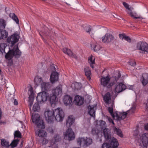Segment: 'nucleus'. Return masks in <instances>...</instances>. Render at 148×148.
Wrapping results in <instances>:
<instances>
[{
    "label": "nucleus",
    "mask_w": 148,
    "mask_h": 148,
    "mask_svg": "<svg viewBox=\"0 0 148 148\" xmlns=\"http://www.w3.org/2000/svg\"><path fill=\"white\" fill-rule=\"evenodd\" d=\"M62 92L61 88L60 86H58L52 90L49 97V95L46 92H42L39 93L36 97V100L38 102L41 103L49 99L51 104H55L57 100L58 97L59 95L60 96Z\"/></svg>",
    "instance_id": "1"
},
{
    "label": "nucleus",
    "mask_w": 148,
    "mask_h": 148,
    "mask_svg": "<svg viewBox=\"0 0 148 148\" xmlns=\"http://www.w3.org/2000/svg\"><path fill=\"white\" fill-rule=\"evenodd\" d=\"M44 115L45 120L48 123H51L54 119L58 122L61 121L64 117V113L61 108H58L54 111L46 110Z\"/></svg>",
    "instance_id": "2"
},
{
    "label": "nucleus",
    "mask_w": 148,
    "mask_h": 148,
    "mask_svg": "<svg viewBox=\"0 0 148 148\" xmlns=\"http://www.w3.org/2000/svg\"><path fill=\"white\" fill-rule=\"evenodd\" d=\"M103 134L106 141L109 142L103 143L102 148H117L119 145L117 140L114 137H112L110 130L109 129H105L103 130Z\"/></svg>",
    "instance_id": "3"
},
{
    "label": "nucleus",
    "mask_w": 148,
    "mask_h": 148,
    "mask_svg": "<svg viewBox=\"0 0 148 148\" xmlns=\"http://www.w3.org/2000/svg\"><path fill=\"white\" fill-rule=\"evenodd\" d=\"M121 76V75L119 73L117 77H115L113 78V79L114 80L113 82H110V78L109 75H108L106 77H102L100 80L101 85L103 87L110 88L117 82L118 79Z\"/></svg>",
    "instance_id": "4"
},
{
    "label": "nucleus",
    "mask_w": 148,
    "mask_h": 148,
    "mask_svg": "<svg viewBox=\"0 0 148 148\" xmlns=\"http://www.w3.org/2000/svg\"><path fill=\"white\" fill-rule=\"evenodd\" d=\"M21 52L19 50L18 45H15L13 49L9 50L5 55V58L8 60L11 59L14 56L15 58H18L21 55Z\"/></svg>",
    "instance_id": "5"
},
{
    "label": "nucleus",
    "mask_w": 148,
    "mask_h": 148,
    "mask_svg": "<svg viewBox=\"0 0 148 148\" xmlns=\"http://www.w3.org/2000/svg\"><path fill=\"white\" fill-rule=\"evenodd\" d=\"M114 104L112 103L111 106L108 108V110L109 112L113 118H114L115 117H116V119L119 120L124 119L126 116L127 113L126 112H124L123 113L116 112L115 114L113 112V107Z\"/></svg>",
    "instance_id": "6"
},
{
    "label": "nucleus",
    "mask_w": 148,
    "mask_h": 148,
    "mask_svg": "<svg viewBox=\"0 0 148 148\" xmlns=\"http://www.w3.org/2000/svg\"><path fill=\"white\" fill-rule=\"evenodd\" d=\"M33 122L35 123L37 127L41 129L45 128V126L43 120L40 119V116L38 114H33L32 116Z\"/></svg>",
    "instance_id": "7"
},
{
    "label": "nucleus",
    "mask_w": 148,
    "mask_h": 148,
    "mask_svg": "<svg viewBox=\"0 0 148 148\" xmlns=\"http://www.w3.org/2000/svg\"><path fill=\"white\" fill-rule=\"evenodd\" d=\"M78 144L83 147H86L91 144L92 143L91 138L87 137H79L77 140Z\"/></svg>",
    "instance_id": "8"
},
{
    "label": "nucleus",
    "mask_w": 148,
    "mask_h": 148,
    "mask_svg": "<svg viewBox=\"0 0 148 148\" xmlns=\"http://www.w3.org/2000/svg\"><path fill=\"white\" fill-rule=\"evenodd\" d=\"M50 69L51 72V74L50 76V80L52 84L55 83L58 79V73L56 72V69L55 67L54 64L51 65Z\"/></svg>",
    "instance_id": "9"
},
{
    "label": "nucleus",
    "mask_w": 148,
    "mask_h": 148,
    "mask_svg": "<svg viewBox=\"0 0 148 148\" xmlns=\"http://www.w3.org/2000/svg\"><path fill=\"white\" fill-rule=\"evenodd\" d=\"M64 135L65 139L67 140H72L75 138L74 133L70 128L66 130V132L64 133Z\"/></svg>",
    "instance_id": "10"
},
{
    "label": "nucleus",
    "mask_w": 148,
    "mask_h": 148,
    "mask_svg": "<svg viewBox=\"0 0 148 148\" xmlns=\"http://www.w3.org/2000/svg\"><path fill=\"white\" fill-rule=\"evenodd\" d=\"M29 89L28 90V94L29 95V104L30 110H31V107L33 103L34 97V93L33 88L32 86L29 85Z\"/></svg>",
    "instance_id": "11"
},
{
    "label": "nucleus",
    "mask_w": 148,
    "mask_h": 148,
    "mask_svg": "<svg viewBox=\"0 0 148 148\" xmlns=\"http://www.w3.org/2000/svg\"><path fill=\"white\" fill-rule=\"evenodd\" d=\"M137 49L143 51L142 53L148 52V44L145 42H139L137 45Z\"/></svg>",
    "instance_id": "12"
},
{
    "label": "nucleus",
    "mask_w": 148,
    "mask_h": 148,
    "mask_svg": "<svg viewBox=\"0 0 148 148\" xmlns=\"http://www.w3.org/2000/svg\"><path fill=\"white\" fill-rule=\"evenodd\" d=\"M115 40V38L112 34H106L102 37V41L104 43H109L113 42Z\"/></svg>",
    "instance_id": "13"
},
{
    "label": "nucleus",
    "mask_w": 148,
    "mask_h": 148,
    "mask_svg": "<svg viewBox=\"0 0 148 148\" xmlns=\"http://www.w3.org/2000/svg\"><path fill=\"white\" fill-rule=\"evenodd\" d=\"M18 36L14 34L9 37L7 39V41L8 43H11L12 46H13L15 43L18 42Z\"/></svg>",
    "instance_id": "14"
},
{
    "label": "nucleus",
    "mask_w": 148,
    "mask_h": 148,
    "mask_svg": "<svg viewBox=\"0 0 148 148\" xmlns=\"http://www.w3.org/2000/svg\"><path fill=\"white\" fill-rule=\"evenodd\" d=\"M123 4L124 7L127 9L129 12H127L128 14L130 15L131 16L133 17L134 18L136 19H142L143 18L141 16H136L133 14V13L131 10V7H129L130 5L129 4L125 2H123Z\"/></svg>",
    "instance_id": "15"
},
{
    "label": "nucleus",
    "mask_w": 148,
    "mask_h": 148,
    "mask_svg": "<svg viewBox=\"0 0 148 148\" xmlns=\"http://www.w3.org/2000/svg\"><path fill=\"white\" fill-rule=\"evenodd\" d=\"M126 88V86L122 83H117L115 88V92L118 93L124 90Z\"/></svg>",
    "instance_id": "16"
},
{
    "label": "nucleus",
    "mask_w": 148,
    "mask_h": 148,
    "mask_svg": "<svg viewBox=\"0 0 148 148\" xmlns=\"http://www.w3.org/2000/svg\"><path fill=\"white\" fill-rule=\"evenodd\" d=\"M44 29H45V30L44 32H43V31H42V33H43V36H42V35L40 34V35L42 39H44L43 36H48L49 37L54 36V35L55 34V33L52 30H50L48 28L46 27H45Z\"/></svg>",
    "instance_id": "17"
},
{
    "label": "nucleus",
    "mask_w": 148,
    "mask_h": 148,
    "mask_svg": "<svg viewBox=\"0 0 148 148\" xmlns=\"http://www.w3.org/2000/svg\"><path fill=\"white\" fill-rule=\"evenodd\" d=\"M61 137L60 135L58 134L55 135L54 138L51 140V143L53 148H58L56 143L59 141Z\"/></svg>",
    "instance_id": "18"
},
{
    "label": "nucleus",
    "mask_w": 148,
    "mask_h": 148,
    "mask_svg": "<svg viewBox=\"0 0 148 148\" xmlns=\"http://www.w3.org/2000/svg\"><path fill=\"white\" fill-rule=\"evenodd\" d=\"M140 138L144 146L147 147L148 146V133L143 134Z\"/></svg>",
    "instance_id": "19"
},
{
    "label": "nucleus",
    "mask_w": 148,
    "mask_h": 148,
    "mask_svg": "<svg viewBox=\"0 0 148 148\" xmlns=\"http://www.w3.org/2000/svg\"><path fill=\"white\" fill-rule=\"evenodd\" d=\"M96 107V105L92 106L89 105L88 106V109L89 110L88 112V113L91 116L94 118L95 116V112Z\"/></svg>",
    "instance_id": "20"
},
{
    "label": "nucleus",
    "mask_w": 148,
    "mask_h": 148,
    "mask_svg": "<svg viewBox=\"0 0 148 148\" xmlns=\"http://www.w3.org/2000/svg\"><path fill=\"white\" fill-rule=\"evenodd\" d=\"M63 101L66 106H70L72 103V98L69 95H66L64 96Z\"/></svg>",
    "instance_id": "21"
},
{
    "label": "nucleus",
    "mask_w": 148,
    "mask_h": 148,
    "mask_svg": "<svg viewBox=\"0 0 148 148\" xmlns=\"http://www.w3.org/2000/svg\"><path fill=\"white\" fill-rule=\"evenodd\" d=\"M51 87V84L49 82H43L41 84V87L43 92H46L49 90Z\"/></svg>",
    "instance_id": "22"
},
{
    "label": "nucleus",
    "mask_w": 148,
    "mask_h": 148,
    "mask_svg": "<svg viewBox=\"0 0 148 148\" xmlns=\"http://www.w3.org/2000/svg\"><path fill=\"white\" fill-rule=\"evenodd\" d=\"M84 98L81 96L77 95L75 97L74 101L76 104L78 106H80L84 103Z\"/></svg>",
    "instance_id": "23"
},
{
    "label": "nucleus",
    "mask_w": 148,
    "mask_h": 148,
    "mask_svg": "<svg viewBox=\"0 0 148 148\" xmlns=\"http://www.w3.org/2000/svg\"><path fill=\"white\" fill-rule=\"evenodd\" d=\"M75 119L73 115H70L68 116L66 120V126L67 127H69L74 123Z\"/></svg>",
    "instance_id": "24"
},
{
    "label": "nucleus",
    "mask_w": 148,
    "mask_h": 148,
    "mask_svg": "<svg viewBox=\"0 0 148 148\" xmlns=\"http://www.w3.org/2000/svg\"><path fill=\"white\" fill-rule=\"evenodd\" d=\"M103 100L105 103L107 104H109L111 103V95L110 93L107 92L105 94L103 97Z\"/></svg>",
    "instance_id": "25"
},
{
    "label": "nucleus",
    "mask_w": 148,
    "mask_h": 148,
    "mask_svg": "<svg viewBox=\"0 0 148 148\" xmlns=\"http://www.w3.org/2000/svg\"><path fill=\"white\" fill-rule=\"evenodd\" d=\"M8 36V33L6 30H0V40L5 39Z\"/></svg>",
    "instance_id": "26"
},
{
    "label": "nucleus",
    "mask_w": 148,
    "mask_h": 148,
    "mask_svg": "<svg viewBox=\"0 0 148 148\" xmlns=\"http://www.w3.org/2000/svg\"><path fill=\"white\" fill-rule=\"evenodd\" d=\"M63 52L69 56L76 58V57L74 55L71 50L67 48H64L63 49Z\"/></svg>",
    "instance_id": "27"
},
{
    "label": "nucleus",
    "mask_w": 148,
    "mask_h": 148,
    "mask_svg": "<svg viewBox=\"0 0 148 148\" xmlns=\"http://www.w3.org/2000/svg\"><path fill=\"white\" fill-rule=\"evenodd\" d=\"M84 72L85 75L86 76L87 79L90 80L91 79V71L89 67H86L85 68Z\"/></svg>",
    "instance_id": "28"
},
{
    "label": "nucleus",
    "mask_w": 148,
    "mask_h": 148,
    "mask_svg": "<svg viewBox=\"0 0 148 148\" xmlns=\"http://www.w3.org/2000/svg\"><path fill=\"white\" fill-rule=\"evenodd\" d=\"M36 133L40 137H44L46 136L47 133L43 130H37L36 132Z\"/></svg>",
    "instance_id": "29"
},
{
    "label": "nucleus",
    "mask_w": 148,
    "mask_h": 148,
    "mask_svg": "<svg viewBox=\"0 0 148 148\" xmlns=\"http://www.w3.org/2000/svg\"><path fill=\"white\" fill-rule=\"evenodd\" d=\"M95 58L94 56L91 55L88 58V62L91 67L92 68H94L93 64H95Z\"/></svg>",
    "instance_id": "30"
},
{
    "label": "nucleus",
    "mask_w": 148,
    "mask_h": 148,
    "mask_svg": "<svg viewBox=\"0 0 148 148\" xmlns=\"http://www.w3.org/2000/svg\"><path fill=\"white\" fill-rule=\"evenodd\" d=\"M143 80L142 81L143 84L146 85L148 82V74H143L142 75Z\"/></svg>",
    "instance_id": "31"
},
{
    "label": "nucleus",
    "mask_w": 148,
    "mask_h": 148,
    "mask_svg": "<svg viewBox=\"0 0 148 148\" xmlns=\"http://www.w3.org/2000/svg\"><path fill=\"white\" fill-rule=\"evenodd\" d=\"M43 82V81H42V78L39 77L38 76H36L35 77L34 82L35 85L38 86L40 84H41V83Z\"/></svg>",
    "instance_id": "32"
},
{
    "label": "nucleus",
    "mask_w": 148,
    "mask_h": 148,
    "mask_svg": "<svg viewBox=\"0 0 148 148\" xmlns=\"http://www.w3.org/2000/svg\"><path fill=\"white\" fill-rule=\"evenodd\" d=\"M10 17L12 18L17 24H19V20L17 17L13 13H10L9 14Z\"/></svg>",
    "instance_id": "33"
},
{
    "label": "nucleus",
    "mask_w": 148,
    "mask_h": 148,
    "mask_svg": "<svg viewBox=\"0 0 148 148\" xmlns=\"http://www.w3.org/2000/svg\"><path fill=\"white\" fill-rule=\"evenodd\" d=\"M1 145L3 147L8 148L10 146L9 143L5 139H2L1 140Z\"/></svg>",
    "instance_id": "34"
},
{
    "label": "nucleus",
    "mask_w": 148,
    "mask_h": 148,
    "mask_svg": "<svg viewBox=\"0 0 148 148\" xmlns=\"http://www.w3.org/2000/svg\"><path fill=\"white\" fill-rule=\"evenodd\" d=\"M114 132L117 134L120 137L122 138L123 137V135L122 133V132L121 130L119 128H117L116 127H115L114 128Z\"/></svg>",
    "instance_id": "35"
},
{
    "label": "nucleus",
    "mask_w": 148,
    "mask_h": 148,
    "mask_svg": "<svg viewBox=\"0 0 148 148\" xmlns=\"http://www.w3.org/2000/svg\"><path fill=\"white\" fill-rule=\"evenodd\" d=\"M6 25V21L3 19H0V30L4 29Z\"/></svg>",
    "instance_id": "36"
},
{
    "label": "nucleus",
    "mask_w": 148,
    "mask_h": 148,
    "mask_svg": "<svg viewBox=\"0 0 148 148\" xmlns=\"http://www.w3.org/2000/svg\"><path fill=\"white\" fill-rule=\"evenodd\" d=\"M37 102L38 103H35L34 104L33 107V110L34 112H36V111L38 112V111L40 110V107L38 103H43V102H42L41 103H40V102H38V101H37Z\"/></svg>",
    "instance_id": "37"
},
{
    "label": "nucleus",
    "mask_w": 148,
    "mask_h": 148,
    "mask_svg": "<svg viewBox=\"0 0 148 148\" xmlns=\"http://www.w3.org/2000/svg\"><path fill=\"white\" fill-rule=\"evenodd\" d=\"M91 48L95 51H98L101 48L99 45H91Z\"/></svg>",
    "instance_id": "38"
},
{
    "label": "nucleus",
    "mask_w": 148,
    "mask_h": 148,
    "mask_svg": "<svg viewBox=\"0 0 148 148\" xmlns=\"http://www.w3.org/2000/svg\"><path fill=\"white\" fill-rule=\"evenodd\" d=\"M18 139L14 140L11 143L10 145L12 147L14 148L16 147L17 145L18 142Z\"/></svg>",
    "instance_id": "39"
},
{
    "label": "nucleus",
    "mask_w": 148,
    "mask_h": 148,
    "mask_svg": "<svg viewBox=\"0 0 148 148\" xmlns=\"http://www.w3.org/2000/svg\"><path fill=\"white\" fill-rule=\"evenodd\" d=\"M96 123L97 125L100 126L102 127L105 126L106 124V122L103 120L97 121H96Z\"/></svg>",
    "instance_id": "40"
},
{
    "label": "nucleus",
    "mask_w": 148,
    "mask_h": 148,
    "mask_svg": "<svg viewBox=\"0 0 148 148\" xmlns=\"http://www.w3.org/2000/svg\"><path fill=\"white\" fill-rule=\"evenodd\" d=\"M14 138H21V134L20 132L18 130H16L14 132Z\"/></svg>",
    "instance_id": "41"
},
{
    "label": "nucleus",
    "mask_w": 148,
    "mask_h": 148,
    "mask_svg": "<svg viewBox=\"0 0 148 148\" xmlns=\"http://www.w3.org/2000/svg\"><path fill=\"white\" fill-rule=\"evenodd\" d=\"M91 132L93 135H97L99 132V130L97 128H94L92 129Z\"/></svg>",
    "instance_id": "42"
},
{
    "label": "nucleus",
    "mask_w": 148,
    "mask_h": 148,
    "mask_svg": "<svg viewBox=\"0 0 148 148\" xmlns=\"http://www.w3.org/2000/svg\"><path fill=\"white\" fill-rule=\"evenodd\" d=\"M82 86V84L80 83H76L75 84V88L77 90L80 89Z\"/></svg>",
    "instance_id": "43"
},
{
    "label": "nucleus",
    "mask_w": 148,
    "mask_h": 148,
    "mask_svg": "<svg viewBox=\"0 0 148 148\" xmlns=\"http://www.w3.org/2000/svg\"><path fill=\"white\" fill-rule=\"evenodd\" d=\"M5 44L4 43H1L0 45V51L2 53L5 51Z\"/></svg>",
    "instance_id": "44"
},
{
    "label": "nucleus",
    "mask_w": 148,
    "mask_h": 148,
    "mask_svg": "<svg viewBox=\"0 0 148 148\" xmlns=\"http://www.w3.org/2000/svg\"><path fill=\"white\" fill-rule=\"evenodd\" d=\"M91 27L89 25L86 26L84 27V29L87 32H90L91 30Z\"/></svg>",
    "instance_id": "45"
},
{
    "label": "nucleus",
    "mask_w": 148,
    "mask_h": 148,
    "mask_svg": "<svg viewBox=\"0 0 148 148\" xmlns=\"http://www.w3.org/2000/svg\"><path fill=\"white\" fill-rule=\"evenodd\" d=\"M135 109L136 107L134 106H133L129 110L127 111L128 113L129 112H131L132 113L134 112Z\"/></svg>",
    "instance_id": "46"
},
{
    "label": "nucleus",
    "mask_w": 148,
    "mask_h": 148,
    "mask_svg": "<svg viewBox=\"0 0 148 148\" xmlns=\"http://www.w3.org/2000/svg\"><path fill=\"white\" fill-rule=\"evenodd\" d=\"M129 64L130 65L134 66H135L136 63L134 61H131L129 62Z\"/></svg>",
    "instance_id": "47"
},
{
    "label": "nucleus",
    "mask_w": 148,
    "mask_h": 148,
    "mask_svg": "<svg viewBox=\"0 0 148 148\" xmlns=\"http://www.w3.org/2000/svg\"><path fill=\"white\" fill-rule=\"evenodd\" d=\"M124 39L129 42H131V39L127 36H125Z\"/></svg>",
    "instance_id": "48"
},
{
    "label": "nucleus",
    "mask_w": 148,
    "mask_h": 148,
    "mask_svg": "<svg viewBox=\"0 0 148 148\" xmlns=\"http://www.w3.org/2000/svg\"><path fill=\"white\" fill-rule=\"evenodd\" d=\"M13 97H15V96H13ZM14 97H13V98H14ZM13 100H14V104L15 105H17L18 104V102H17V100L15 99H14V98H13L12 99H11V101H13Z\"/></svg>",
    "instance_id": "49"
},
{
    "label": "nucleus",
    "mask_w": 148,
    "mask_h": 148,
    "mask_svg": "<svg viewBox=\"0 0 148 148\" xmlns=\"http://www.w3.org/2000/svg\"><path fill=\"white\" fill-rule=\"evenodd\" d=\"M125 35L124 34H119V37L122 40L124 39Z\"/></svg>",
    "instance_id": "50"
},
{
    "label": "nucleus",
    "mask_w": 148,
    "mask_h": 148,
    "mask_svg": "<svg viewBox=\"0 0 148 148\" xmlns=\"http://www.w3.org/2000/svg\"><path fill=\"white\" fill-rule=\"evenodd\" d=\"M144 128L145 130L148 131V123H146L144 125Z\"/></svg>",
    "instance_id": "51"
},
{
    "label": "nucleus",
    "mask_w": 148,
    "mask_h": 148,
    "mask_svg": "<svg viewBox=\"0 0 148 148\" xmlns=\"http://www.w3.org/2000/svg\"><path fill=\"white\" fill-rule=\"evenodd\" d=\"M108 121L110 123H112L113 125H114V121L111 118H110L108 119Z\"/></svg>",
    "instance_id": "52"
},
{
    "label": "nucleus",
    "mask_w": 148,
    "mask_h": 148,
    "mask_svg": "<svg viewBox=\"0 0 148 148\" xmlns=\"http://www.w3.org/2000/svg\"><path fill=\"white\" fill-rule=\"evenodd\" d=\"M42 143L43 144H44V143L47 144V143H48V141L47 140H46L45 139H43Z\"/></svg>",
    "instance_id": "53"
},
{
    "label": "nucleus",
    "mask_w": 148,
    "mask_h": 148,
    "mask_svg": "<svg viewBox=\"0 0 148 148\" xmlns=\"http://www.w3.org/2000/svg\"><path fill=\"white\" fill-rule=\"evenodd\" d=\"M6 122L5 121H0V124L1 125L2 124H5Z\"/></svg>",
    "instance_id": "54"
},
{
    "label": "nucleus",
    "mask_w": 148,
    "mask_h": 148,
    "mask_svg": "<svg viewBox=\"0 0 148 148\" xmlns=\"http://www.w3.org/2000/svg\"><path fill=\"white\" fill-rule=\"evenodd\" d=\"M134 134L135 136H137L138 134V132L137 131H136L134 132Z\"/></svg>",
    "instance_id": "55"
},
{
    "label": "nucleus",
    "mask_w": 148,
    "mask_h": 148,
    "mask_svg": "<svg viewBox=\"0 0 148 148\" xmlns=\"http://www.w3.org/2000/svg\"><path fill=\"white\" fill-rule=\"evenodd\" d=\"M2 111L1 109L0 108V120L1 119L2 117Z\"/></svg>",
    "instance_id": "56"
},
{
    "label": "nucleus",
    "mask_w": 148,
    "mask_h": 148,
    "mask_svg": "<svg viewBox=\"0 0 148 148\" xmlns=\"http://www.w3.org/2000/svg\"><path fill=\"white\" fill-rule=\"evenodd\" d=\"M50 132L51 134H53L54 132V131L53 130H51V131Z\"/></svg>",
    "instance_id": "57"
},
{
    "label": "nucleus",
    "mask_w": 148,
    "mask_h": 148,
    "mask_svg": "<svg viewBox=\"0 0 148 148\" xmlns=\"http://www.w3.org/2000/svg\"><path fill=\"white\" fill-rule=\"evenodd\" d=\"M73 148H81L79 147H74Z\"/></svg>",
    "instance_id": "58"
},
{
    "label": "nucleus",
    "mask_w": 148,
    "mask_h": 148,
    "mask_svg": "<svg viewBox=\"0 0 148 148\" xmlns=\"http://www.w3.org/2000/svg\"><path fill=\"white\" fill-rule=\"evenodd\" d=\"M1 69H0V73L1 72Z\"/></svg>",
    "instance_id": "59"
}]
</instances>
